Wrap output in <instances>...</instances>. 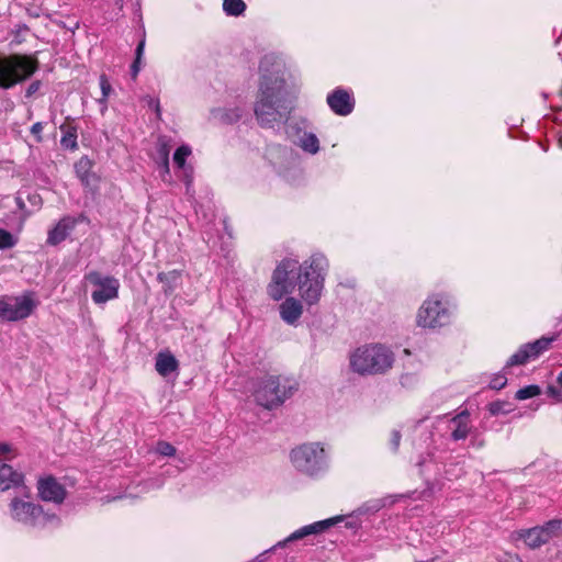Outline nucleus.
<instances>
[{"instance_id": "1", "label": "nucleus", "mask_w": 562, "mask_h": 562, "mask_svg": "<svg viewBox=\"0 0 562 562\" xmlns=\"http://www.w3.org/2000/svg\"><path fill=\"white\" fill-rule=\"evenodd\" d=\"M259 74V89L254 111L262 127L272 128L288 120L293 109L291 97L295 94L297 86L283 60L272 55L261 59Z\"/></svg>"}, {"instance_id": "2", "label": "nucleus", "mask_w": 562, "mask_h": 562, "mask_svg": "<svg viewBox=\"0 0 562 562\" xmlns=\"http://www.w3.org/2000/svg\"><path fill=\"white\" fill-rule=\"evenodd\" d=\"M395 362L393 350L380 342L357 347L349 355L350 369L359 375H379L389 372Z\"/></svg>"}, {"instance_id": "3", "label": "nucleus", "mask_w": 562, "mask_h": 562, "mask_svg": "<svg viewBox=\"0 0 562 562\" xmlns=\"http://www.w3.org/2000/svg\"><path fill=\"white\" fill-rule=\"evenodd\" d=\"M327 258L319 252L313 254L300 265L297 274V291L302 301L307 305L319 302L328 272Z\"/></svg>"}, {"instance_id": "4", "label": "nucleus", "mask_w": 562, "mask_h": 562, "mask_svg": "<svg viewBox=\"0 0 562 562\" xmlns=\"http://www.w3.org/2000/svg\"><path fill=\"white\" fill-rule=\"evenodd\" d=\"M297 390V382L289 376L265 373L252 381V396L266 409L282 405Z\"/></svg>"}, {"instance_id": "5", "label": "nucleus", "mask_w": 562, "mask_h": 562, "mask_svg": "<svg viewBox=\"0 0 562 562\" xmlns=\"http://www.w3.org/2000/svg\"><path fill=\"white\" fill-rule=\"evenodd\" d=\"M9 515L14 521L32 528L56 526L60 521L56 514L45 512L40 504L32 499L29 487L10 501Z\"/></svg>"}, {"instance_id": "6", "label": "nucleus", "mask_w": 562, "mask_h": 562, "mask_svg": "<svg viewBox=\"0 0 562 562\" xmlns=\"http://www.w3.org/2000/svg\"><path fill=\"white\" fill-rule=\"evenodd\" d=\"M454 311L456 305L447 294L432 293L418 307L415 324L422 329H440L452 322Z\"/></svg>"}, {"instance_id": "7", "label": "nucleus", "mask_w": 562, "mask_h": 562, "mask_svg": "<svg viewBox=\"0 0 562 562\" xmlns=\"http://www.w3.org/2000/svg\"><path fill=\"white\" fill-rule=\"evenodd\" d=\"M292 465L300 473L315 477L327 470V456L318 442H306L292 449L290 453Z\"/></svg>"}, {"instance_id": "8", "label": "nucleus", "mask_w": 562, "mask_h": 562, "mask_svg": "<svg viewBox=\"0 0 562 562\" xmlns=\"http://www.w3.org/2000/svg\"><path fill=\"white\" fill-rule=\"evenodd\" d=\"M38 68V60L30 55L0 57V88L10 89L30 78Z\"/></svg>"}, {"instance_id": "9", "label": "nucleus", "mask_w": 562, "mask_h": 562, "mask_svg": "<svg viewBox=\"0 0 562 562\" xmlns=\"http://www.w3.org/2000/svg\"><path fill=\"white\" fill-rule=\"evenodd\" d=\"M300 265L299 260L293 258H285L278 263L267 285V293L270 299L280 301L297 289Z\"/></svg>"}, {"instance_id": "10", "label": "nucleus", "mask_w": 562, "mask_h": 562, "mask_svg": "<svg viewBox=\"0 0 562 562\" xmlns=\"http://www.w3.org/2000/svg\"><path fill=\"white\" fill-rule=\"evenodd\" d=\"M85 282L92 286L91 299L97 305L119 297L120 281L113 276L91 271L85 276Z\"/></svg>"}, {"instance_id": "11", "label": "nucleus", "mask_w": 562, "mask_h": 562, "mask_svg": "<svg viewBox=\"0 0 562 562\" xmlns=\"http://www.w3.org/2000/svg\"><path fill=\"white\" fill-rule=\"evenodd\" d=\"M36 302L30 294L21 296H0V321L18 322L29 317Z\"/></svg>"}, {"instance_id": "12", "label": "nucleus", "mask_w": 562, "mask_h": 562, "mask_svg": "<svg viewBox=\"0 0 562 562\" xmlns=\"http://www.w3.org/2000/svg\"><path fill=\"white\" fill-rule=\"evenodd\" d=\"M308 128L310 123L306 119H295L286 124L285 132L303 151L315 155L319 151V140Z\"/></svg>"}, {"instance_id": "13", "label": "nucleus", "mask_w": 562, "mask_h": 562, "mask_svg": "<svg viewBox=\"0 0 562 562\" xmlns=\"http://www.w3.org/2000/svg\"><path fill=\"white\" fill-rule=\"evenodd\" d=\"M340 520H341V517L337 516V517H333V518L315 521L313 524L303 526V527L299 528L297 530L293 531L285 539L277 542L269 550H267V551L262 552L261 554H259L256 558V561L257 562H265V555L268 552H272V551L277 550L278 548H284L288 543L293 542V541H297V540H301V539H304L305 537L323 533V532H325L327 529H329L330 527H333L334 525H336Z\"/></svg>"}, {"instance_id": "14", "label": "nucleus", "mask_w": 562, "mask_h": 562, "mask_svg": "<svg viewBox=\"0 0 562 562\" xmlns=\"http://www.w3.org/2000/svg\"><path fill=\"white\" fill-rule=\"evenodd\" d=\"M561 520H550L543 526L533 527L518 532L520 539L530 549H537L547 543L561 528Z\"/></svg>"}, {"instance_id": "15", "label": "nucleus", "mask_w": 562, "mask_h": 562, "mask_svg": "<svg viewBox=\"0 0 562 562\" xmlns=\"http://www.w3.org/2000/svg\"><path fill=\"white\" fill-rule=\"evenodd\" d=\"M554 340L553 337H541L533 342L522 345L508 360L506 367L521 366L529 360L538 358L542 352L547 351Z\"/></svg>"}, {"instance_id": "16", "label": "nucleus", "mask_w": 562, "mask_h": 562, "mask_svg": "<svg viewBox=\"0 0 562 562\" xmlns=\"http://www.w3.org/2000/svg\"><path fill=\"white\" fill-rule=\"evenodd\" d=\"M38 497L46 503L55 505L61 504L66 496V487L54 476L46 475L40 477L36 484Z\"/></svg>"}, {"instance_id": "17", "label": "nucleus", "mask_w": 562, "mask_h": 562, "mask_svg": "<svg viewBox=\"0 0 562 562\" xmlns=\"http://www.w3.org/2000/svg\"><path fill=\"white\" fill-rule=\"evenodd\" d=\"M327 103L331 111L340 116L350 114L355 106L351 94L344 89H336L327 95Z\"/></svg>"}, {"instance_id": "18", "label": "nucleus", "mask_w": 562, "mask_h": 562, "mask_svg": "<svg viewBox=\"0 0 562 562\" xmlns=\"http://www.w3.org/2000/svg\"><path fill=\"white\" fill-rule=\"evenodd\" d=\"M303 301L294 296H288L279 305V314L281 319L291 326H296L303 315Z\"/></svg>"}, {"instance_id": "19", "label": "nucleus", "mask_w": 562, "mask_h": 562, "mask_svg": "<svg viewBox=\"0 0 562 562\" xmlns=\"http://www.w3.org/2000/svg\"><path fill=\"white\" fill-rule=\"evenodd\" d=\"M10 488H18L19 493L25 491L24 475L13 470L11 465L3 464L0 467V491L4 492Z\"/></svg>"}, {"instance_id": "20", "label": "nucleus", "mask_w": 562, "mask_h": 562, "mask_svg": "<svg viewBox=\"0 0 562 562\" xmlns=\"http://www.w3.org/2000/svg\"><path fill=\"white\" fill-rule=\"evenodd\" d=\"M77 221L72 217H63L55 227L48 232L47 243L49 245H58L66 239L70 231L76 226Z\"/></svg>"}, {"instance_id": "21", "label": "nucleus", "mask_w": 562, "mask_h": 562, "mask_svg": "<svg viewBox=\"0 0 562 562\" xmlns=\"http://www.w3.org/2000/svg\"><path fill=\"white\" fill-rule=\"evenodd\" d=\"M451 437L453 440H464L470 434L471 426L469 422V413L467 411L456 415L451 420Z\"/></svg>"}, {"instance_id": "22", "label": "nucleus", "mask_w": 562, "mask_h": 562, "mask_svg": "<svg viewBox=\"0 0 562 562\" xmlns=\"http://www.w3.org/2000/svg\"><path fill=\"white\" fill-rule=\"evenodd\" d=\"M179 363L169 351H160L156 356L155 369L161 376H168L178 370Z\"/></svg>"}, {"instance_id": "23", "label": "nucleus", "mask_w": 562, "mask_h": 562, "mask_svg": "<svg viewBox=\"0 0 562 562\" xmlns=\"http://www.w3.org/2000/svg\"><path fill=\"white\" fill-rule=\"evenodd\" d=\"M214 117L221 120L224 123H234L237 122L241 115L243 110L240 108H233V109H217L213 112Z\"/></svg>"}, {"instance_id": "24", "label": "nucleus", "mask_w": 562, "mask_h": 562, "mask_svg": "<svg viewBox=\"0 0 562 562\" xmlns=\"http://www.w3.org/2000/svg\"><path fill=\"white\" fill-rule=\"evenodd\" d=\"M60 130L63 131V137L60 139L61 146L71 150L76 149L78 147L77 128L71 125H63Z\"/></svg>"}, {"instance_id": "25", "label": "nucleus", "mask_w": 562, "mask_h": 562, "mask_svg": "<svg viewBox=\"0 0 562 562\" xmlns=\"http://www.w3.org/2000/svg\"><path fill=\"white\" fill-rule=\"evenodd\" d=\"M159 156L160 160L158 161V167L161 172V177L164 181H168L167 177H170V168H169V147L165 142H160L159 144Z\"/></svg>"}, {"instance_id": "26", "label": "nucleus", "mask_w": 562, "mask_h": 562, "mask_svg": "<svg viewBox=\"0 0 562 562\" xmlns=\"http://www.w3.org/2000/svg\"><path fill=\"white\" fill-rule=\"evenodd\" d=\"M223 10L226 15L239 16L246 11V3L243 0H223Z\"/></svg>"}, {"instance_id": "27", "label": "nucleus", "mask_w": 562, "mask_h": 562, "mask_svg": "<svg viewBox=\"0 0 562 562\" xmlns=\"http://www.w3.org/2000/svg\"><path fill=\"white\" fill-rule=\"evenodd\" d=\"M158 280L164 283L165 292H172L179 281L180 273L176 270L169 272H161L158 274Z\"/></svg>"}, {"instance_id": "28", "label": "nucleus", "mask_w": 562, "mask_h": 562, "mask_svg": "<svg viewBox=\"0 0 562 562\" xmlns=\"http://www.w3.org/2000/svg\"><path fill=\"white\" fill-rule=\"evenodd\" d=\"M91 167V162L88 158H81L75 166L76 173L81 180V182L86 186L90 183V178L92 177L89 172Z\"/></svg>"}, {"instance_id": "29", "label": "nucleus", "mask_w": 562, "mask_h": 562, "mask_svg": "<svg viewBox=\"0 0 562 562\" xmlns=\"http://www.w3.org/2000/svg\"><path fill=\"white\" fill-rule=\"evenodd\" d=\"M540 394H541L540 386L536 385V384H531V385H527L525 387L519 389L515 394V398L518 401H525L528 398L536 397Z\"/></svg>"}, {"instance_id": "30", "label": "nucleus", "mask_w": 562, "mask_h": 562, "mask_svg": "<svg viewBox=\"0 0 562 562\" xmlns=\"http://www.w3.org/2000/svg\"><path fill=\"white\" fill-rule=\"evenodd\" d=\"M191 155V148L182 145L173 154V162L179 168L186 171V160Z\"/></svg>"}, {"instance_id": "31", "label": "nucleus", "mask_w": 562, "mask_h": 562, "mask_svg": "<svg viewBox=\"0 0 562 562\" xmlns=\"http://www.w3.org/2000/svg\"><path fill=\"white\" fill-rule=\"evenodd\" d=\"M18 238L10 232L0 228V249H9L16 245Z\"/></svg>"}, {"instance_id": "32", "label": "nucleus", "mask_w": 562, "mask_h": 562, "mask_svg": "<svg viewBox=\"0 0 562 562\" xmlns=\"http://www.w3.org/2000/svg\"><path fill=\"white\" fill-rule=\"evenodd\" d=\"M155 450L164 457H173L176 454V448L167 441H158Z\"/></svg>"}, {"instance_id": "33", "label": "nucleus", "mask_w": 562, "mask_h": 562, "mask_svg": "<svg viewBox=\"0 0 562 562\" xmlns=\"http://www.w3.org/2000/svg\"><path fill=\"white\" fill-rule=\"evenodd\" d=\"M419 382V376L415 373H403L400 378V383L406 389L416 386Z\"/></svg>"}, {"instance_id": "34", "label": "nucleus", "mask_w": 562, "mask_h": 562, "mask_svg": "<svg viewBox=\"0 0 562 562\" xmlns=\"http://www.w3.org/2000/svg\"><path fill=\"white\" fill-rule=\"evenodd\" d=\"M507 384V378L505 373L498 372L495 373L491 381H490V387L493 390H501Z\"/></svg>"}, {"instance_id": "35", "label": "nucleus", "mask_w": 562, "mask_h": 562, "mask_svg": "<svg viewBox=\"0 0 562 562\" xmlns=\"http://www.w3.org/2000/svg\"><path fill=\"white\" fill-rule=\"evenodd\" d=\"M507 406L508 405L505 402H493L488 405V412L494 416L499 414H507L510 412V408Z\"/></svg>"}, {"instance_id": "36", "label": "nucleus", "mask_w": 562, "mask_h": 562, "mask_svg": "<svg viewBox=\"0 0 562 562\" xmlns=\"http://www.w3.org/2000/svg\"><path fill=\"white\" fill-rule=\"evenodd\" d=\"M16 456L15 449L11 443H0V460H10Z\"/></svg>"}, {"instance_id": "37", "label": "nucleus", "mask_w": 562, "mask_h": 562, "mask_svg": "<svg viewBox=\"0 0 562 562\" xmlns=\"http://www.w3.org/2000/svg\"><path fill=\"white\" fill-rule=\"evenodd\" d=\"M100 88L102 97L98 100V102H104L112 91L111 83L109 82L105 75L100 76Z\"/></svg>"}, {"instance_id": "38", "label": "nucleus", "mask_w": 562, "mask_h": 562, "mask_svg": "<svg viewBox=\"0 0 562 562\" xmlns=\"http://www.w3.org/2000/svg\"><path fill=\"white\" fill-rule=\"evenodd\" d=\"M44 130V125L42 122H36L31 127V133L35 136L37 142H42V132Z\"/></svg>"}, {"instance_id": "39", "label": "nucleus", "mask_w": 562, "mask_h": 562, "mask_svg": "<svg viewBox=\"0 0 562 562\" xmlns=\"http://www.w3.org/2000/svg\"><path fill=\"white\" fill-rule=\"evenodd\" d=\"M400 442H401V434H400V431L393 430L391 432L390 443H391V447H392V449L394 451H396L398 449Z\"/></svg>"}, {"instance_id": "40", "label": "nucleus", "mask_w": 562, "mask_h": 562, "mask_svg": "<svg viewBox=\"0 0 562 562\" xmlns=\"http://www.w3.org/2000/svg\"><path fill=\"white\" fill-rule=\"evenodd\" d=\"M547 394L558 401L562 398L561 392L555 386H549L547 389Z\"/></svg>"}, {"instance_id": "41", "label": "nucleus", "mask_w": 562, "mask_h": 562, "mask_svg": "<svg viewBox=\"0 0 562 562\" xmlns=\"http://www.w3.org/2000/svg\"><path fill=\"white\" fill-rule=\"evenodd\" d=\"M145 42L142 41L136 47V63H140L142 55L144 53Z\"/></svg>"}, {"instance_id": "42", "label": "nucleus", "mask_w": 562, "mask_h": 562, "mask_svg": "<svg viewBox=\"0 0 562 562\" xmlns=\"http://www.w3.org/2000/svg\"><path fill=\"white\" fill-rule=\"evenodd\" d=\"M40 87V83L38 82H33L30 85L29 89H27V95H31L32 93H34L35 91H37Z\"/></svg>"}, {"instance_id": "43", "label": "nucleus", "mask_w": 562, "mask_h": 562, "mask_svg": "<svg viewBox=\"0 0 562 562\" xmlns=\"http://www.w3.org/2000/svg\"><path fill=\"white\" fill-rule=\"evenodd\" d=\"M382 507L381 502H373L372 506L368 507V509H371L373 512H378Z\"/></svg>"}, {"instance_id": "44", "label": "nucleus", "mask_w": 562, "mask_h": 562, "mask_svg": "<svg viewBox=\"0 0 562 562\" xmlns=\"http://www.w3.org/2000/svg\"><path fill=\"white\" fill-rule=\"evenodd\" d=\"M132 70H133V75L136 76L139 71V63H136V60H135L132 66Z\"/></svg>"}, {"instance_id": "45", "label": "nucleus", "mask_w": 562, "mask_h": 562, "mask_svg": "<svg viewBox=\"0 0 562 562\" xmlns=\"http://www.w3.org/2000/svg\"><path fill=\"white\" fill-rule=\"evenodd\" d=\"M150 105H153L155 108L156 112L159 113L160 109H159L158 100H151Z\"/></svg>"}, {"instance_id": "46", "label": "nucleus", "mask_w": 562, "mask_h": 562, "mask_svg": "<svg viewBox=\"0 0 562 562\" xmlns=\"http://www.w3.org/2000/svg\"><path fill=\"white\" fill-rule=\"evenodd\" d=\"M101 104V113L104 114V112L108 109L106 100L104 102H99Z\"/></svg>"}, {"instance_id": "47", "label": "nucleus", "mask_w": 562, "mask_h": 562, "mask_svg": "<svg viewBox=\"0 0 562 562\" xmlns=\"http://www.w3.org/2000/svg\"><path fill=\"white\" fill-rule=\"evenodd\" d=\"M559 99H560V102L557 104V108L562 110V90H561V93L559 94Z\"/></svg>"}, {"instance_id": "48", "label": "nucleus", "mask_w": 562, "mask_h": 562, "mask_svg": "<svg viewBox=\"0 0 562 562\" xmlns=\"http://www.w3.org/2000/svg\"><path fill=\"white\" fill-rule=\"evenodd\" d=\"M557 381L562 386V371L559 373Z\"/></svg>"}, {"instance_id": "49", "label": "nucleus", "mask_w": 562, "mask_h": 562, "mask_svg": "<svg viewBox=\"0 0 562 562\" xmlns=\"http://www.w3.org/2000/svg\"><path fill=\"white\" fill-rule=\"evenodd\" d=\"M513 562H520L518 559H515Z\"/></svg>"}]
</instances>
